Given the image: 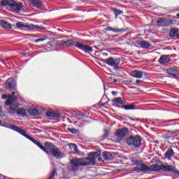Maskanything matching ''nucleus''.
Returning a JSON list of instances; mask_svg holds the SVG:
<instances>
[{"label": "nucleus", "instance_id": "1", "mask_svg": "<svg viewBox=\"0 0 179 179\" xmlns=\"http://www.w3.org/2000/svg\"><path fill=\"white\" fill-rule=\"evenodd\" d=\"M100 156V152H90L88 155V157L84 158H74L71 160L70 164L71 166V170L73 171H76L79 169V167H82L83 166H92L96 163V158Z\"/></svg>", "mask_w": 179, "mask_h": 179}, {"label": "nucleus", "instance_id": "2", "mask_svg": "<svg viewBox=\"0 0 179 179\" xmlns=\"http://www.w3.org/2000/svg\"><path fill=\"white\" fill-rule=\"evenodd\" d=\"M16 92H13L8 99L6 101V110H7L8 113H10L11 114H15V113H17V114H22V115H24L26 114V110L22 108H19V104H17V102H16V99L17 98L14 96ZM17 108L19 109L17 110Z\"/></svg>", "mask_w": 179, "mask_h": 179}, {"label": "nucleus", "instance_id": "3", "mask_svg": "<svg viewBox=\"0 0 179 179\" xmlns=\"http://www.w3.org/2000/svg\"><path fill=\"white\" fill-rule=\"evenodd\" d=\"M59 45L62 47H76L85 52H93V48L90 47L89 45L83 44L80 42L73 41L72 40H67L66 41H61L59 43Z\"/></svg>", "mask_w": 179, "mask_h": 179}, {"label": "nucleus", "instance_id": "4", "mask_svg": "<svg viewBox=\"0 0 179 179\" xmlns=\"http://www.w3.org/2000/svg\"><path fill=\"white\" fill-rule=\"evenodd\" d=\"M8 128H10V129H13V131H16V132H18L21 135H23V136H24L25 138H27V139L31 141V142H33V143H34L35 145H37L40 148V149H41V150H43V152H45V153H46L47 146L43 145V144H41V143H40L37 140L34 139V138L30 136L29 135H27V134L24 129H22V128H20L15 124H8Z\"/></svg>", "mask_w": 179, "mask_h": 179}, {"label": "nucleus", "instance_id": "5", "mask_svg": "<svg viewBox=\"0 0 179 179\" xmlns=\"http://www.w3.org/2000/svg\"><path fill=\"white\" fill-rule=\"evenodd\" d=\"M44 145L46 146V154L52 157H55L57 159H63L65 155L61 152L59 148H57L52 143L45 142Z\"/></svg>", "mask_w": 179, "mask_h": 179}, {"label": "nucleus", "instance_id": "6", "mask_svg": "<svg viewBox=\"0 0 179 179\" xmlns=\"http://www.w3.org/2000/svg\"><path fill=\"white\" fill-rule=\"evenodd\" d=\"M1 6H10L16 13H19L23 8L22 3H17L15 0H3L1 1Z\"/></svg>", "mask_w": 179, "mask_h": 179}, {"label": "nucleus", "instance_id": "7", "mask_svg": "<svg viewBox=\"0 0 179 179\" xmlns=\"http://www.w3.org/2000/svg\"><path fill=\"white\" fill-rule=\"evenodd\" d=\"M126 142L129 146L134 148H139L142 145V138L139 135L130 136L126 139Z\"/></svg>", "mask_w": 179, "mask_h": 179}, {"label": "nucleus", "instance_id": "8", "mask_svg": "<svg viewBox=\"0 0 179 179\" xmlns=\"http://www.w3.org/2000/svg\"><path fill=\"white\" fill-rule=\"evenodd\" d=\"M105 64H107V65H110V66H114V68H117L118 65H120V62H121V59H114L113 57H109L108 59H106L104 60Z\"/></svg>", "mask_w": 179, "mask_h": 179}, {"label": "nucleus", "instance_id": "9", "mask_svg": "<svg viewBox=\"0 0 179 179\" xmlns=\"http://www.w3.org/2000/svg\"><path fill=\"white\" fill-rule=\"evenodd\" d=\"M6 89H8V90H16V80L13 78H9L6 81Z\"/></svg>", "mask_w": 179, "mask_h": 179}, {"label": "nucleus", "instance_id": "10", "mask_svg": "<svg viewBox=\"0 0 179 179\" xmlns=\"http://www.w3.org/2000/svg\"><path fill=\"white\" fill-rule=\"evenodd\" d=\"M129 131L128 130V128L124 127L120 129H117L116 131V136L117 138H120V139L124 138L127 135H128Z\"/></svg>", "mask_w": 179, "mask_h": 179}, {"label": "nucleus", "instance_id": "11", "mask_svg": "<svg viewBox=\"0 0 179 179\" xmlns=\"http://www.w3.org/2000/svg\"><path fill=\"white\" fill-rule=\"evenodd\" d=\"M132 78H136V79H141L143 78V75H146V72L141 70H133L130 73Z\"/></svg>", "mask_w": 179, "mask_h": 179}, {"label": "nucleus", "instance_id": "12", "mask_svg": "<svg viewBox=\"0 0 179 179\" xmlns=\"http://www.w3.org/2000/svg\"><path fill=\"white\" fill-rule=\"evenodd\" d=\"M171 61V59L170 58V56L163 55L161 56V57L159 59L158 62L161 64L162 65H164L166 64H169Z\"/></svg>", "mask_w": 179, "mask_h": 179}, {"label": "nucleus", "instance_id": "13", "mask_svg": "<svg viewBox=\"0 0 179 179\" xmlns=\"http://www.w3.org/2000/svg\"><path fill=\"white\" fill-rule=\"evenodd\" d=\"M174 166H171L169 164H162L161 170L162 171H168V173H171V171H174Z\"/></svg>", "mask_w": 179, "mask_h": 179}, {"label": "nucleus", "instance_id": "14", "mask_svg": "<svg viewBox=\"0 0 179 179\" xmlns=\"http://www.w3.org/2000/svg\"><path fill=\"white\" fill-rule=\"evenodd\" d=\"M166 72L168 75H170V76H173V78H177L179 76L178 71L174 68L167 69Z\"/></svg>", "mask_w": 179, "mask_h": 179}, {"label": "nucleus", "instance_id": "15", "mask_svg": "<svg viewBox=\"0 0 179 179\" xmlns=\"http://www.w3.org/2000/svg\"><path fill=\"white\" fill-rule=\"evenodd\" d=\"M112 102L113 104H121L122 106H124V104H127V101L124 98L121 97H116L112 99Z\"/></svg>", "mask_w": 179, "mask_h": 179}, {"label": "nucleus", "instance_id": "16", "mask_svg": "<svg viewBox=\"0 0 179 179\" xmlns=\"http://www.w3.org/2000/svg\"><path fill=\"white\" fill-rule=\"evenodd\" d=\"M16 26L19 29H23V28L26 27L27 29H29V30H33V29H34V27H38V26H34L33 24H31V25H24V24L20 22H17Z\"/></svg>", "mask_w": 179, "mask_h": 179}, {"label": "nucleus", "instance_id": "17", "mask_svg": "<svg viewBox=\"0 0 179 179\" xmlns=\"http://www.w3.org/2000/svg\"><path fill=\"white\" fill-rule=\"evenodd\" d=\"M29 3L32 6L38 8V9L41 8V6H43V1H41V0H29Z\"/></svg>", "mask_w": 179, "mask_h": 179}, {"label": "nucleus", "instance_id": "18", "mask_svg": "<svg viewBox=\"0 0 179 179\" xmlns=\"http://www.w3.org/2000/svg\"><path fill=\"white\" fill-rule=\"evenodd\" d=\"M147 170L148 166L143 163L142 164L138 165L133 169L134 171H147Z\"/></svg>", "mask_w": 179, "mask_h": 179}, {"label": "nucleus", "instance_id": "19", "mask_svg": "<svg viewBox=\"0 0 179 179\" xmlns=\"http://www.w3.org/2000/svg\"><path fill=\"white\" fill-rule=\"evenodd\" d=\"M148 170L149 171H160L162 170V165L159 166L157 164L150 165L148 166Z\"/></svg>", "mask_w": 179, "mask_h": 179}, {"label": "nucleus", "instance_id": "20", "mask_svg": "<svg viewBox=\"0 0 179 179\" xmlns=\"http://www.w3.org/2000/svg\"><path fill=\"white\" fill-rule=\"evenodd\" d=\"M102 157L104 160H113L114 159V155H112L111 152H103L102 153Z\"/></svg>", "mask_w": 179, "mask_h": 179}, {"label": "nucleus", "instance_id": "21", "mask_svg": "<svg viewBox=\"0 0 179 179\" xmlns=\"http://www.w3.org/2000/svg\"><path fill=\"white\" fill-rule=\"evenodd\" d=\"M170 37H179V30L177 28L171 29L169 32Z\"/></svg>", "mask_w": 179, "mask_h": 179}, {"label": "nucleus", "instance_id": "22", "mask_svg": "<svg viewBox=\"0 0 179 179\" xmlns=\"http://www.w3.org/2000/svg\"><path fill=\"white\" fill-rule=\"evenodd\" d=\"M106 30H107V31H113V33H121L122 31H125L124 29L113 28L111 27H106Z\"/></svg>", "mask_w": 179, "mask_h": 179}, {"label": "nucleus", "instance_id": "23", "mask_svg": "<svg viewBox=\"0 0 179 179\" xmlns=\"http://www.w3.org/2000/svg\"><path fill=\"white\" fill-rule=\"evenodd\" d=\"M1 27H4V29H12V25L10 24V23L8 22V21L6 20H1Z\"/></svg>", "mask_w": 179, "mask_h": 179}, {"label": "nucleus", "instance_id": "24", "mask_svg": "<svg viewBox=\"0 0 179 179\" xmlns=\"http://www.w3.org/2000/svg\"><path fill=\"white\" fill-rule=\"evenodd\" d=\"M140 46L141 47V48H149V47H152V44H150L149 41H142L140 43Z\"/></svg>", "mask_w": 179, "mask_h": 179}, {"label": "nucleus", "instance_id": "25", "mask_svg": "<svg viewBox=\"0 0 179 179\" xmlns=\"http://www.w3.org/2000/svg\"><path fill=\"white\" fill-rule=\"evenodd\" d=\"M46 115L47 117H53L55 118H58V117H59V113H57L52 111H47Z\"/></svg>", "mask_w": 179, "mask_h": 179}, {"label": "nucleus", "instance_id": "26", "mask_svg": "<svg viewBox=\"0 0 179 179\" xmlns=\"http://www.w3.org/2000/svg\"><path fill=\"white\" fill-rule=\"evenodd\" d=\"M164 156L167 159H169V157H173V156H174V150H173V149L168 150L164 154Z\"/></svg>", "mask_w": 179, "mask_h": 179}, {"label": "nucleus", "instance_id": "27", "mask_svg": "<svg viewBox=\"0 0 179 179\" xmlns=\"http://www.w3.org/2000/svg\"><path fill=\"white\" fill-rule=\"evenodd\" d=\"M122 108H124V110H135V104L131 103L129 105H123Z\"/></svg>", "mask_w": 179, "mask_h": 179}, {"label": "nucleus", "instance_id": "28", "mask_svg": "<svg viewBox=\"0 0 179 179\" xmlns=\"http://www.w3.org/2000/svg\"><path fill=\"white\" fill-rule=\"evenodd\" d=\"M28 113L30 115H38V110L36 108H30L28 110Z\"/></svg>", "mask_w": 179, "mask_h": 179}, {"label": "nucleus", "instance_id": "29", "mask_svg": "<svg viewBox=\"0 0 179 179\" xmlns=\"http://www.w3.org/2000/svg\"><path fill=\"white\" fill-rule=\"evenodd\" d=\"M112 10H113V13H115L116 18L118 17V15H121V13H123L122 10L115 8H112Z\"/></svg>", "mask_w": 179, "mask_h": 179}, {"label": "nucleus", "instance_id": "30", "mask_svg": "<svg viewBox=\"0 0 179 179\" xmlns=\"http://www.w3.org/2000/svg\"><path fill=\"white\" fill-rule=\"evenodd\" d=\"M131 163H133V164H135L136 166H139L141 164H143V162L142 160H137L136 159L132 158Z\"/></svg>", "mask_w": 179, "mask_h": 179}, {"label": "nucleus", "instance_id": "31", "mask_svg": "<svg viewBox=\"0 0 179 179\" xmlns=\"http://www.w3.org/2000/svg\"><path fill=\"white\" fill-rule=\"evenodd\" d=\"M55 176H57V170L52 169L51 174L48 179H52V178H54V177H55Z\"/></svg>", "mask_w": 179, "mask_h": 179}, {"label": "nucleus", "instance_id": "32", "mask_svg": "<svg viewBox=\"0 0 179 179\" xmlns=\"http://www.w3.org/2000/svg\"><path fill=\"white\" fill-rule=\"evenodd\" d=\"M70 145H71V149H73V150H74L75 152H79V151L78 150V145H76V144L71 143V144H70Z\"/></svg>", "mask_w": 179, "mask_h": 179}, {"label": "nucleus", "instance_id": "33", "mask_svg": "<svg viewBox=\"0 0 179 179\" xmlns=\"http://www.w3.org/2000/svg\"><path fill=\"white\" fill-rule=\"evenodd\" d=\"M141 83H143V80H136V83H134L133 85H134V86H138V85H141Z\"/></svg>", "mask_w": 179, "mask_h": 179}, {"label": "nucleus", "instance_id": "34", "mask_svg": "<svg viewBox=\"0 0 179 179\" xmlns=\"http://www.w3.org/2000/svg\"><path fill=\"white\" fill-rule=\"evenodd\" d=\"M68 131H69V132H71V134H78V130H76V129L69 128Z\"/></svg>", "mask_w": 179, "mask_h": 179}, {"label": "nucleus", "instance_id": "35", "mask_svg": "<svg viewBox=\"0 0 179 179\" xmlns=\"http://www.w3.org/2000/svg\"><path fill=\"white\" fill-rule=\"evenodd\" d=\"M173 172L174 174H176V176H179V171L176 169V167L173 168Z\"/></svg>", "mask_w": 179, "mask_h": 179}, {"label": "nucleus", "instance_id": "36", "mask_svg": "<svg viewBox=\"0 0 179 179\" xmlns=\"http://www.w3.org/2000/svg\"><path fill=\"white\" fill-rule=\"evenodd\" d=\"M171 138V136L169 135V134H164V139H170Z\"/></svg>", "mask_w": 179, "mask_h": 179}, {"label": "nucleus", "instance_id": "37", "mask_svg": "<svg viewBox=\"0 0 179 179\" xmlns=\"http://www.w3.org/2000/svg\"><path fill=\"white\" fill-rule=\"evenodd\" d=\"M171 134H175V135H178V134H179V130H173L171 131Z\"/></svg>", "mask_w": 179, "mask_h": 179}, {"label": "nucleus", "instance_id": "38", "mask_svg": "<svg viewBox=\"0 0 179 179\" xmlns=\"http://www.w3.org/2000/svg\"><path fill=\"white\" fill-rule=\"evenodd\" d=\"M44 40H45V38H38L35 40V43H40V41H44Z\"/></svg>", "mask_w": 179, "mask_h": 179}, {"label": "nucleus", "instance_id": "39", "mask_svg": "<svg viewBox=\"0 0 179 179\" xmlns=\"http://www.w3.org/2000/svg\"><path fill=\"white\" fill-rule=\"evenodd\" d=\"M174 121H176V120H164V122H174Z\"/></svg>", "mask_w": 179, "mask_h": 179}, {"label": "nucleus", "instance_id": "40", "mask_svg": "<svg viewBox=\"0 0 179 179\" xmlns=\"http://www.w3.org/2000/svg\"><path fill=\"white\" fill-rule=\"evenodd\" d=\"M104 138H107V136H108V131L106 130L105 131V134L103 135Z\"/></svg>", "mask_w": 179, "mask_h": 179}, {"label": "nucleus", "instance_id": "41", "mask_svg": "<svg viewBox=\"0 0 179 179\" xmlns=\"http://www.w3.org/2000/svg\"><path fill=\"white\" fill-rule=\"evenodd\" d=\"M112 94L113 96H115L117 94V92L113 91Z\"/></svg>", "mask_w": 179, "mask_h": 179}, {"label": "nucleus", "instance_id": "42", "mask_svg": "<svg viewBox=\"0 0 179 179\" xmlns=\"http://www.w3.org/2000/svg\"><path fill=\"white\" fill-rule=\"evenodd\" d=\"M2 99H6V95H2Z\"/></svg>", "mask_w": 179, "mask_h": 179}, {"label": "nucleus", "instance_id": "43", "mask_svg": "<svg viewBox=\"0 0 179 179\" xmlns=\"http://www.w3.org/2000/svg\"><path fill=\"white\" fill-rule=\"evenodd\" d=\"M98 159L99 162H101V158L99 157Z\"/></svg>", "mask_w": 179, "mask_h": 179}, {"label": "nucleus", "instance_id": "44", "mask_svg": "<svg viewBox=\"0 0 179 179\" xmlns=\"http://www.w3.org/2000/svg\"><path fill=\"white\" fill-rule=\"evenodd\" d=\"M0 125H2V120H0Z\"/></svg>", "mask_w": 179, "mask_h": 179}, {"label": "nucleus", "instance_id": "45", "mask_svg": "<svg viewBox=\"0 0 179 179\" xmlns=\"http://www.w3.org/2000/svg\"><path fill=\"white\" fill-rule=\"evenodd\" d=\"M129 83H132V80H129Z\"/></svg>", "mask_w": 179, "mask_h": 179}, {"label": "nucleus", "instance_id": "46", "mask_svg": "<svg viewBox=\"0 0 179 179\" xmlns=\"http://www.w3.org/2000/svg\"><path fill=\"white\" fill-rule=\"evenodd\" d=\"M176 16H177L178 17H179V13H178V14H177V15H176Z\"/></svg>", "mask_w": 179, "mask_h": 179}, {"label": "nucleus", "instance_id": "47", "mask_svg": "<svg viewBox=\"0 0 179 179\" xmlns=\"http://www.w3.org/2000/svg\"><path fill=\"white\" fill-rule=\"evenodd\" d=\"M130 120H132V121H134V119L132 117H131Z\"/></svg>", "mask_w": 179, "mask_h": 179}, {"label": "nucleus", "instance_id": "48", "mask_svg": "<svg viewBox=\"0 0 179 179\" xmlns=\"http://www.w3.org/2000/svg\"><path fill=\"white\" fill-rule=\"evenodd\" d=\"M0 115H3V113H2V114H0Z\"/></svg>", "mask_w": 179, "mask_h": 179}, {"label": "nucleus", "instance_id": "49", "mask_svg": "<svg viewBox=\"0 0 179 179\" xmlns=\"http://www.w3.org/2000/svg\"><path fill=\"white\" fill-rule=\"evenodd\" d=\"M177 103H178V104H179V101Z\"/></svg>", "mask_w": 179, "mask_h": 179}, {"label": "nucleus", "instance_id": "50", "mask_svg": "<svg viewBox=\"0 0 179 179\" xmlns=\"http://www.w3.org/2000/svg\"><path fill=\"white\" fill-rule=\"evenodd\" d=\"M114 81H115V82H117V80H115Z\"/></svg>", "mask_w": 179, "mask_h": 179}]
</instances>
